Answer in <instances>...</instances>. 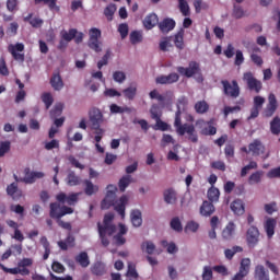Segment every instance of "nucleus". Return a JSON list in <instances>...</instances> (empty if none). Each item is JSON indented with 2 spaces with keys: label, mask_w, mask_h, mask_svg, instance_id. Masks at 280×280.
I'll return each mask as SVG.
<instances>
[{
  "label": "nucleus",
  "mask_w": 280,
  "mask_h": 280,
  "mask_svg": "<svg viewBox=\"0 0 280 280\" xmlns=\"http://www.w3.org/2000/svg\"><path fill=\"white\" fill-rule=\"evenodd\" d=\"M117 186L109 184L107 186V192L105 198L101 202L102 209H110V207H115V211L119 213L120 218H126V206L128 205V197L122 195L118 202L116 200Z\"/></svg>",
  "instance_id": "nucleus-1"
},
{
  "label": "nucleus",
  "mask_w": 280,
  "mask_h": 280,
  "mask_svg": "<svg viewBox=\"0 0 280 280\" xmlns=\"http://www.w3.org/2000/svg\"><path fill=\"white\" fill-rule=\"evenodd\" d=\"M113 220H115V214L113 212H108L104 215L103 225L102 223H97L98 235L103 246H109L110 241L108 237L113 236V234L117 231V226L113 224Z\"/></svg>",
  "instance_id": "nucleus-2"
},
{
  "label": "nucleus",
  "mask_w": 280,
  "mask_h": 280,
  "mask_svg": "<svg viewBox=\"0 0 280 280\" xmlns=\"http://www.w3.org/2000/svg\"><path fill=\"white\" fill-rule=\"evenodd\" d=\"M180 115V108H178L175 113L174 121L177 135H179V137H185V135H188V140L191 141V143H198V133L196 132V127L187 122L183 125Z\"/></svg>",
  "instance_id": "nucleus-3"
},
{
  "label": "nucleus",
  "mask_w": 280,
  "mask_h": 280,
  "mask_svg": "<svg viewBox=\"0 0 280 280\" xmlns=\"http://www.w3.org/2000/svg\"><path fill=\"white\" fill-rule=\"evenodd\" d=\"M221 84L223 86V95H225V97H231L232 100H237V97H240L242 90L237 80H222Z\"/></svg>",
  "instance_id": "nucleus-4"
},
{
  "label": "nucleus",
  "mask_w": 280,
  "mask_h": 280,
  "mask_svg": "<svg viewBox=\"0 0 280 280\" xmlns=\"http://www.w3.org/2000/svg\"><path fill=\"white\" fill-rule=\"evenodd\" d=\"M89 36L88 46L96 54H100V51H102V47L100 46L102 45V42H100V38H102V31L93 27L89 31Z\"/></svg>",
  "instance_id": "nucleus-5"
},
{
  "label": "nucleus",
  "mask_w": 280,
  "mask_h": 280,
  "mask_svg": "<svg viewBox=\"0 0 280 280\" xmlns=\"http://www.w3.org/2000/svg\"><path fill=\"white\" fill-rule=\"evenodd\" d=\"M243 81L247 84V89L254 91V93H260L264 89L261 81L255 78V74L250 71L243 73Z\"/></svg>",
  "instance_id": "nucleus-6"
},
{
  "label": "nucleus",
  "mask_w": 280,
  "mask_h": 280,
  "mask_svg": "<svg viewBox=\"0 0 280 280\" xmlns=\"http://www.w3.org/2000/svg\"><path fill=\"white\" fill-rule=\"evenodd\" d=\"M176 69L179 75H184L185 78H194V75L200 73V63L190 61L187 68L179 66Z\"/></svg>",
  "instance_id": "nucleus-7"
},
{
  "label": "nucleus",
  "mask_w": 280,
  "mask_h": 280,
  "mask_svg": "<svg viewBox=\"0 0 280 280\" xmlns=\"http://www.w3.org/2000/svg\"><path fill=\"white\" fill-rule=\"evenodd\" d=\"M151 118L155 120V126L153 127L155 130H161L165 132L170 125L167 122L161 120V114H159V105H152L150 109Z\"/></svg>",
  "instance_id": "nucleus-8"
},
{
  "label": "nucleus",
  "mask_w": 280,
  "mask_h": 280,
  "mask_svg": "<svg viewBox=\"0 0 280 280\" xmlns=\"http://www.w3.org/2000/svg\"><path fill=\"white\" fill-rule=\"evenodd\" d=\"M259 229L255 225H252L247 229L246 232V242L249 248H255L259 244Z\"/></svg>",
  "instance_id": "nucleus-9"
},
{
  "label": "nucleus",
  "mask_w": 280,
  "mask_h": 280,
  "mask_svg": "<svg viewBox=\"0 0 280 280\" xmlns=\"http://www.w3.org/2000/svg\"><path fill=\"white\" fill-rule=\"evenodd\" d=\"M80 198V192H72L70 195H67L65 192H59L56 196V200L60 202L61 205H69L70 207H73L75 202H78Z\"/></svg>",
  "instance_id": "nucleus-10"
},
{
  "label": "nucleus",
  "mask_w": 280,
  "mask_h": 280,
  "mask_svg": "<svg viewBox=\"0 0 280 280\" xmlns=\"http://www.w3.org/2000/svg\"><path fill=\"white\" fill-rule=\"evenodd\" d=\"M9 51L14 58V60H16L18 62H25V54L19 52V51H25V45H23V43L10 45Z\"/></svg>",
  "instance_id": "nucleus-11"
},
{
  "label": "nucleus",
  "mask_w": 280,
  "mask_h": 280,
  "mask_svg": "<svg viewBox=\"0 0 280 280\" xmlns=\"http://www.w3.org/2000/svg\"><path fill=\"white\" fill-rule=\"evenodd\" d=\"M213 119L210 121H205L203 119H199L196 121V126H199L201 129V135H205L206 137H213L218 132V129L212 126ZM205 126H208V128H205Z\"/></svg>",
  "instance_id": "nucleus-12"
},
{
  "label": "nucleus",
  "mask_w": 280,
  "mask_h": 280,
  "mask_svg": "<svg viewBox=\"0 0 280 280\" xmlns=\"http://www.w3.org/2000/svg\"><path fill=\"white\" fill-rule=\"evenodd\" d=\"M90 121L93 126H102L104 124V114H102V110L97 107H93L89 112Z\"/></svg>",
  "instance_id": "nucleus-13"
},
{
  "label": "nucleus",
  "mask_w": 280,
  "mask_h": 280,
  "mask_svg": "<svg viewBox=\"0 0 280 280\" xmlns=\"http://www.w3.org/2000/svg\"><path fill=\"white\" fill-rule=\"evenodd\" d=\"M180 80V75L176 72H172L168 75H159L155 79V84H176Z\"/></svg>",
  "instance_id": "nucleus-14"
},
{
  "label": "nucleus",
  "mask_w": 280,
  "mask_h": 280,
  "mask_svg": "<svg viewBox=\"0 0 280 280\" xmlns=\"http://www.w3.org/2000/svg\"><path fill=\"white\" fill-rule=\"evenodd\" d=\"M249 152L252 156H261L266 152V145L259 139H255L249 143Z\"/></svg>",
  "instance_id": "nucleus-15"
},
{
  "label": "nucleus",
  "mask_w": 280,
  "mask_h": 280,
  "mask_svg": "<svg viewBox=\"0 0 280 280\" xmlns=\"http://www.w3.org/2000/svg\"><path fill=\"white\" fill-rule=\"evenodd\" d=\"M163 198L166 205H176L178 202V192L173 187L166 188L163 191Z\"/></svg>",
  "instance_id": "nucleus-16"
},
{
  "label": "nucleus",
  "mask_w": 280,
  "mask_h": 280,
  "mask_svg": "<svg viewBox=\"0 0 280 280\" xmlns=\"http://www.w3.org/2000/svg\"><path fill=\"white\" fill-rule=\"evenodd\" d=\"M158 26L162 34H170V32L176 27V21L172 18H165Z\"/></svg>",
  "instance_id": "nucleus-17"
},
{
  "label": "nucleus",
  "mask_w": 280,
  "mask_h": 280,
  "mask_svg": "<svg viewBox=\"0 0 280 280\" xmlns=\"http://www.w3.org/2000/svg\"><path fill=\"white\" fill-rule=\"evenodd\" d=\"M269 103L264 112L265 117H272L277 113V96L275 94H269Z\"/></svg>",
  "instance_id": "nucleus-18"
},
{
  "label": "nucleus",
  "mask_w": 280,
  "mask_h": 280,
  "mask_svg": "<svg viewBox=\"0 0 280 280\" xmlns=\"http://www.w3.org/2000/svg\"><path fill=\"white\" fill-rule=\"evenodd\" d=\"M50 86L54 91H62V89H65V81H62L60 72L52 73L50 78Z\"/></svg>",
  "instance_id": "nucleus-19"
},
{
  "label": "nucleus",
  "mask_w": 280,
  "mask_h": 280,
  "mask_svg": "<svg viewBox=\"0 0 280 280\" xmlns=\"http://www.w3.org/2000/svg\"><path fill=\"white\" fill-rule=\"evenodd\" d=\"M7 194L8 196H11L13 200H19L20 198H23V191L19 189V184L12 183L7 187Z\"/></svg>",
  "instance_id": "nucleus-20"
},
{
  "label": "nucleus",
  "mask_w": 280,
  "mask_h": 280,
  "mask_svg": "<svg viewBox=\"0 0 280 280\" xmlns=\"http://www.w3.org/2000/svg\"><path fill=\"white\" fill-rule=\"evenodd\" d=\"M213 213H215V206H213V202L203 201L200 207V214L203 215V218H210Z\"/></svg>",
  "instance_id": "nucleus-21"
},
{
  "label": "nucleus",
  "mask_w": 280,
  "mask_h": 280,
  "mask_svg": "<svg viewBox=\"0 0 280 280\" xmlns=\"http://www.w3.org/2000/svg\"><path fill=\"white\" fill-rule=\"evenodd\" d=\"M231 211H233V213L235 215H244V213L246 212V208L244 206V201L242 199H235L231 206H230Z\"/></svg>",
  "instance_id": "nucleus-22"
},
{
  "label": "nucleus",
  "mask_w": 280,
  "mask_h": 280,
  "mask_svg": "<svg viewBox=\"0 0 280 280\" xmlns=\"http://www.w3.org/2000/svg\"><path fill=\"white\" fill-rule=\"evenodd\" d=\"M173 43L176 47V49H185V28H180L175 35Z\"/></svg>",
  "instance_id": "nucleus-23"
},
{
  "label": "nucleus",
  "mask_w": 280,
  "mask_h": 280,
  "mask_svg": "<svg viewBox=\"0 0 280 280\" xmlns=\"http://www.w3.org/2000/svg\"><path fill=\"white\" fill-rule=\"evenodd\" d=\"M1 270L8 272L9 275H22V277H27L30 275V269H21L18 265L15 268H8L3 264H0Z\"/></svg>",
  "instance_id": "nucleus-24"
},
{
  "label": "nucleus",
  "mask_w": 280,
  "mask_h": 280,
  "mask_svg": "<svg viewBox=\"0 0 280 280\" xmlns=\"http://www.w3.org/2000/svg\"><path fill=\"white\" fill-rule=\"evenodd\" d=\"M143 25L145 30H152L159 25V15L156 13H151L144 18Z\"/></svg>",
  "instance_id": "nucleus-25"
},
{
  "label": "nucleus",
  "mask_w": 280,
  "mask_h": 280,
  "mask_svg": "<svg viewBox=\"0 0 280 280\" xmlns=\"http://www.w3.org/2000/svg\"><path fill=\"white\" fill-rule=\"evenodd\" d=\"M91 272L95 277H104L106 275V265L102 261H96L92 265Z\"/></svg>",
  "instance_id": "nucleus-26"
},
{
  "label": "nucleus",
  "mask_w": 280,
  "mask_h": 280,
  "mask_svg": "<svg viewBox=\"0 0 280 280\" xmlns=\"http://www.w3.org/2000/svg\"><path fill=\"white\" fill-rule=\"evenodd\" d=\"M276 228H277V220H275L273 218H269L266 220L265 231L269 240H271V237L275 235Z\"/></svg>",
  "instance_id": "nucleus-27"
},
{
  "label": "nucleus",
  "mask_w": 280,
  "mask_h": 280,
  "mask_svg": "<svg viewBox=\"0 0 280 280\" xmlns=\"http://www.w3.org/2000/svg\"><path fill=\"white\" fill-rule=\"evenodd\" d=\"M25 176L23 178H19V176L14 175V179L16 183H25L26 185H32L36 183V179L34 177V173L30 172V168H25Z\"/></svg>",
  "instance_id": "nucleus-28"
},
{
  "label": "nucleus",
  "mask_w": 280,
  "mask_h": 280,
  "mask_svg": "<svg viewBox=\"0 0 280 280\" xmlns=\"http://www.w3.org/2000/svg\"><path fill=\"white\" fill-rule=\"evenodd\" d=\"M254 279L270 280V277L268 276V272L266 271V268L264 267V265H257L255 267Z\"/></svg>",
  "instance_id": "nucleus-29"
},
{
  "label": "nucleus",
  "mask_w": 280,
  "mask_h": 280,
  "mask_svg": "<svg viewBox=\"0 0 280 280\" xmlns=\"http://www.w3.org/2000/svg\"><path fill=\"white\" fill-rule=\"evenodd\" d=\"M235 235V223L230 221L222 231L223 240H231Z\"/></svg>",
  "instance_id": "nucleus-30"
},
{
  "label": "nucleus",
  "mask_w": 280,
  "mask_h": 280,
  "mask_svg": "<svg viewBox=\"0 0 280 280\" xmlns=\"http://www.w3.org/2000/svg\"><path fill=\"white\" fill-rule=\"evenodd\" d=\"M75 261L81 268H89L91 265V260L89 259V254L86 252H81L78 256H75Z\"/></svg>",
  "instance_id": "nucleus-31"
},
{
  "label": "nucleus",
  "mask_w": 280,
  "mask_h": 280,
  "mask_svg": "<svg viewBox=\"0 0 280 280\" xmlns=\"http://www.w3.org/2000/svg\"><path fill=\"white\" fill-rule=\"evenodd\" d=\"M130 220H131V224L133 226H136V229L141 226V224H143V219L141 217V211L140 210H132L131 213H130Z\"/></svg>",
  "instance_id": "nucleus-32"
},
{
  "label": "nucleus",
  "mask_w": 280,
  "mask_h": 280,
  "mask_svg": "<svg viewBox=\"0 0 280 280\" xmlns=\"http://www.w3.org/2000/svg\"><path fill=\"white\" fill-rule=\"evenodd\" d=\"M84 185H85V188H84L85 196H93L97 194V191H100V186L94 185L93 182L89 179L84 180Z\"/></svg>",
  "instance_id": "nucleus-33"
},
{
  "label": "nucleus",
  "mask_w": 280,
  "mask_h": 280,
  "mask_svg": "<svg viewBox=\"0 0 280 280\" xmlns=\"http://www.w3.org/2000/svg\"><path fill=\"white\" fill-rule=\"evenodd\" d=\"M67 185L69 187H78V185H80V183H82V179L80 178V176H78L75 174V172H70L68 175H67Z\"/></svg>",
  "instance_id": "nucleus-34"
},
{
  "label": "nucleus",
  "mask_w": 280,
  "mask_h": 280,
  "mask_svg": "<svg viewBox=\"0 0 280 280\" xmlns=\"http://www.w3.org/2000/svg\"><path fill=\"white\" fill-rule=\"evenodd\" d=\"M49 207H50V212H49L50 218H52L54 220H60V213L62 211V207H60V203L51 202Z\"/></svg>",
  "instance_id": "nucleus-35"
},
{
  "label": "nucleus",
  "mask_w": 280,
  "mask_h": 280,
  "mask_svg": "<svg viewBox=\"0 0 280 280\" xmlns=\"http://www.w3.org/2000/svg\"><path fill=\"white\" fill-rule=\"evenodd\" d=\"M78 35V30L77 28H70L69 32L67 31H61L60 36L62 40H66V43H71L73 38Z\"/></svg>",
  "instance_id": "nucleus-36"
},
{
  "label": "nucleus",
  "mask_w": 280,
  "mask_h": 280,
  "mask_svg": "<svg viewBox=\"0 0 280 280\" xmlns=\"http://www.w3.org/2000/svg\"><path fill=\"white\" fill-rule=\"evenodd\" d=\"M130 183H132V176L130 175L122 176L118 182L119 191L121 192L126 191V188L130 186Z\"/></svg>",
  "instance_id": "nucleus-37"
},
{
  "label": "nucleus",
  "mask_w": 280,
  "mask_h": 280,
  "mask_svg": "<svg viewBox=\"0 0 280 280\" xmlns=\"http://www.w3.org/2000/svg\"><path fill=\"white\" fill-rule=\"evenodd\" d=\"M178 1V9L183 16H190L191 10L189 9V3L187 0H177Z\"/></svg>",
  "instance_id": "nucleus-38"
},
{
  "label": "nucleus",
  "mask_w": 280,
  "mask_h": 280,
  "mask_svg": "<svg viewBox=\"0 0 280 280\" xmlns=\"http://www.w3.org/2000/svg\"><path fill=\"white\" fill-rule=\"evenodd\" d=\"M238 272L248 277V273L250 272V258H243L241 260Z\"/></svg>",
  "instance_id": "nucleus-39"
},
{
  "label": "nucleus",
  "mask_w": 280,
  "mask_h": 280,
  "mask_svg": "<svg viewBox=\"0 0 280 280\" xmlns=\"http://www.w3.org/2000/svg\"><path fill=\"white\" fill-rule=\"evenodd\" d=\"M261 176H264L262 171H256L248 177L249 185H259L261 183Z\"/></svg>",
  "instance_id": "nucleus-40"
},
{
  "label": "nucleus",
  "mask_w": 280,
  "mask_h": 280,
  "mask_svg": "<svg viewBox=\"0 0 280 280\" xmlns=\"http://www.w3.org/2000/svg\"><path fill=\"white\" fill-rule=\"evenodd\" d=\"M42 102L45 104L46 110H49L54 104V95L49 92H44L42 94Z\"/></svg>",
  "instance_id": "nucleus-41"
},
{
  "label": "nucleus",
  "mask_w": 280,
  "mask_h": 280,
  "mask_svg": "<svg viewBox=\"0 0 280 280\" xmlns=\"http://www.w3.org/2000/svg\"><path fill=\"white\" fill-rule=\"evenodd\" d=\"M208 200H210V202H218V200H220V189L213 186L209 188Z\"/></svg>",
  "instance_id": "nucleus-42"
},
{
  "label": "nucleus",
  "mask_w": 280,
  "mask_h": 280,
  "mask_svg": "<svg viewBox=\"0 0 280 280\" xmlns=\"http://www.w3.org/2000/svg\"><path fill=\"white\" fill-rule=\"evenodd\" d=\"M141 249L144 250L148 255H154L156 250V245L152 241H147L141 244Z\"/></svg>",
  "instance_id": "nucleus-43"
},
{
  "label": "nucleus",
  "mask_w": 280,
  "mask_h": 280,
  "mask_svg": "<svg viewBox=\"0 0 280 280\" xmlns=\"http://www.w3.org/2000/svg\"><path fill=\"white\" fill-rule=\"evenodd\" d=\"M58 0H34L35 5H48L49 10H60L59 7L56 5Z\"/></svg>",
  "instance_id": "nucleus-44"
},
{
  "label": "nucleus",
  "mask_w": 280,
  "mask_h": 280,
  "mask_svg": "<svg viewBox=\"0 0 280 280\" xmlns=\"http://www.w3.org/2000/svg\"><path fill=\"white\" fill-rule=\"evenodd\" d=\"M195 110L199 115H205V113H207V110H209V104H207V102H205V101H199L195 104Z\"/></svg>",
  "instance_id": "nucleus-45"
},
{
  "label": "nucleus",
  "mask_w": 280,
  "mask_h": 280,
  "mask_svg": "<svg viewBox=\"0 0 280 280\" xmlns=\"http://www.w3.org/2000/svg\"><path fill=\"white\" fill-rule=\"evenodd\" d=\"M131 45H137L143 40V35L139 31H132L129 35Z\"/></svg>",
  "instance_id": "nucleus-46"
},
{
  "label": "nucleus",
  "mask_w": 280,
  "mask_h": 280,
  "mask_svg": "<svg viewBox=\"0 0 280 280\" xmlns=\"http://www.w3.org/2000/svg\"><path fill=\"white\" fill-rule=\"evenodd\" d=\"M242 250H244V248H242L241 246H234L232 249H225L224 250V255H225V259H233V257H235L236 253H242Z\"/></svg>",
  "instance_id": "nucleus-47"
},
{
  "label": "nucleus",
  "mask_w": 280,
  "mask_h": 280,
  "mask_svg": "<svg viewBox=\"0 0 280 280\" xmlns=\"http://www.w3.org/2000/svg\"><path fill=\"white\" fill-rule=\"evenodd\" d=\"M12 143L9 140L0 141V159L10 152Z\"/></svg>",
  "instance_id": "nucleus-48"
},
{
  "label": "nucleus",
  "mask_w": 280,
  "mask_h": 280,
  "mask_svg": "<svg viewBox=\"0 0 280 280\" xmlns=\"http://www.w3.org/2000/svg\"><path fill=\"white\" fill-rule=\"evenodd\" d=\"M270 130L272 135H280V118L276 116L270 122Z\"/></svg>",
  "instance_id": "nucleus-49"
},
{
  "label": "nucleus",
  "mask_w": 280,
  "mask_h": 280,
  "mask_svg": "<svg viewBox=\"0 0 280 280\" xmlns=\"http://www.w3.org/2000/svg\"><path fill=\"white\" fill-rule=\"evenodd\" d=\"M122 93L127 100H135L137 97V86H129L125 90H122Z\"/></svg>",
  "instance_id": "nucleus-50"
},
{
  "label": "nucleus",
  "mask_w": 280,
  "mask_h": 280,
  "mask_svg": "<svg viewBox=\"0 0 280 280\" xmlns=\"http://www.w3.org/2000/svg\"><path fill=\"white\" fill-rule=\"evenodd\" d=\"M115 12H117V7H115V4H109L104 9V14L107 21H113V16H115Z\"/></svg>",
  "instance_id": "nucleus-51"
},
{
  "label": "nucleus",
  "mask_w": 280,
  "mask_h": 280,
  "mask_svg": "<svg viewBox=\"0 0 280 280\" xmlns=\"http://www.w3.org/2000/svg\"><path fill=\"white\" fill-rule=\"evenodd\" d=\"M127 277L139 279V272H137V265L135 262H128Z\"/></svg>",
  "instance_id": "nucleus-52"
},
{
  "label": "nucleus",
  "mask_w": 280,
  "mask_h": 280,
  "mask_svg": "<svg viewBox=\"0 0 280 280\" xmlns=\"http://www.w3.org/2000/svg\"><path fill=\"white\" fill-rule=\"evenodd\" d=\"M198 229H200V224H198V222H196V221H189L187 224H186V226H185V229H184V231H185V233H197L198 232Z\"/></svg>",
  "instance_id": "nucleus-53"
},
{
  "label": "nucleus",
  "mask_w": 280,
  "mask_h": 280,
  "mask_svg": "<svg viewBox=\"0 0 280 280\" xmlns=\"http://www.w3.org/2000/svg\"><path fill=\"white\" fill-rule=\"evenodd\" d=\"M171 229H173V231H176L177 233H180L183 231V223H180V219H178L177 217L173 218L171 220Z\"/></svg>",
  "instance_id": "nucleus-54"
},
{
  "label": "nucleus",
  "mask_w": 280,
  "mask_h": 280,
  "mask_svg": "<svg viewBox=\"0 0 280 280\" xmlns=\"http://www.w3.org/2000/svg\"><path fill=\"white\" fill-rule=\"evenodd\" d=\"M65 105L62 103H57L55 107L50 110V117H60L62 115V109Z\"/></svg>",
  "instance_id": "nucleus-55"
},
{
  "label": "nucleus",
  "mask_w": 280,
  "mask_h": 280,
  "mask_svg": "<svg viewBox=\"0 0 280 280\" xmlns=\"http://www.w3.org/2000/svg\"><path fill=\"white\" fill-rule=\"evenodd\" d=\"M113 80L118 82V84H124L126 82V73L124 71H115L113 73Z\"/></svg>",
  "instance_id": "nucleus-56"
},
{
  "label": "nucleus",
  "mask_w": 280,
  "mask_h": 280,
  "mask_svg": "<svg viewBox=\"0 0 280 280\" xmlns=\"http://www.w3.org/2000/svg\"><path fill=\"white\" fill-rule=\"evenodd\" d=\"M34 264V260L32 258H23L19 261L18 266L20 267V270H27L30 266Z\"/></svg>",
  "instance_id": "nucleus-57"
},
{
  "label": "nucleus",
  "mask_w": 280,
  "mask_h": 280,
  "mask_svg": "<svg viewBox=\"0 0 280 280\" xmlns=\"http://www.w3.org/2000/svg\"><path fill=\"white\" fill-rule=\"evenodd\" d=\"M224 154L226 159H234L235 158V145L226 144L224 148Z\"/></svg>",
  "instance_id": "nucleus-58"
},
{
  "label": "nucleus",
  "mask_w": 280,
  "mask_h": 280,
  "mask_svg": "<svg viewBox=\"0 0 280 280\" xmlns=\"http://www.w3.org/2000/svg\"><path fill=\"white\" fill-rule=\"evenodd\" d=\"M213 279V269L209 266L203 267L202 280H212Z\"/></svg>",
  "instance_id": "nucleus-59"
},
{
  "label": "nucleus",
  "mask_w": 280,
  "mask_h": 280,
  "mask_svg": "<svg viewBox=\"0 0 280 280\" xmlns=\"http://www.w3.org/2000/svg\"><path fill=\"white\" fill-rule=\"evenodd\" d=\"M7 10L9 12H16L19 10V0H7Z\"/></svg>",
  "instance_id": "nucleus-60"
},
{
  "label": "nucleus",
  "mask_w": 280,
  "mask_h": 280,
  "mask_svg": "<svg viewBox=\"0 0 280 280\" xmlns=\"http://www.w3.org/2000/svg\"><path fill=\"white\" fill-rule=\"evenodd\" d=\"M60 148V141H58L57 139H52L49 142L45 143V150H58Z\"/></svg>",
  "instance_id": "nucleus-61"
},
{
  "label": "nucleus",
  "mask_w": 280,
  "mask_h": 280,
  "mask_svg": "<svg viewBox=\"0 0 280 280\" xmlns=\"http://www.w3.org/2000/svg\"><path fill=\"white\" fill-rule=\"evenodd\" d=\"M109 59H110V50H107L103 56L102 60L97 62V69H102V67H106V65H108Z\"/></svg>",
  "instance_id": "nucleus-62"
},
{
  "label": "nucleus",
  "mask_w": 280,
  "mask_h": 280,
  "mask_svg": "<svg viewBox=\"0 0 280 280\" xmlns=\"http://www.w3.org/2000/svg\"><path fill=\"white\" fill-rule=\"evenodd\" d=\"M51 269L58 275H62V272H65V267L59 261H54L51 265Z\"/></svg>",
  "instance_id": "nucleus-63"
},
{
  "label": "nucleus",
  "mask_w": 280,
  "mask_h": 280,
  "mask_svg": "<svg viewBox=\"0 0 280 280\" xmlns=\"http://www.w3.org/2000/svg\"><path fill=\"white\" fill-rule=\"evenodd\" d=\"M118 32L122 39L126 38L128 36V24L126 23L119 24Z\"/></svg>",
  "instance_id": "nucleus-64"
}]
</instances>
